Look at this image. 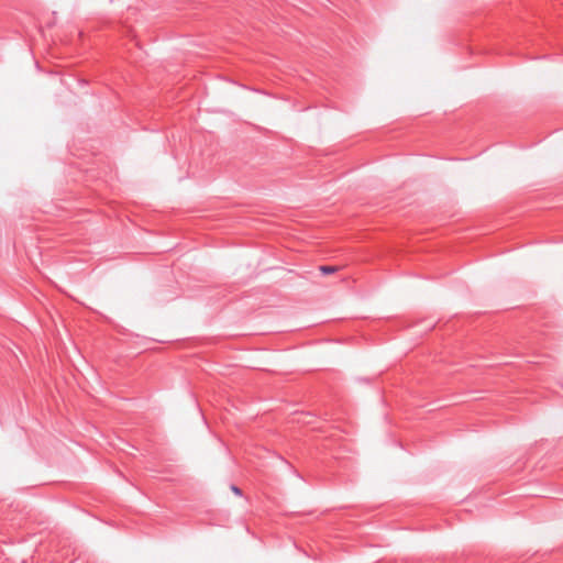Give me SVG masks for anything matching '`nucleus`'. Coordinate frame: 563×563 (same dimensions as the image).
I'll use <instances>...</instances> for the list:
<instances>
[{"label":"nucleus","instance_id":"f257e3e1","mask_svg":"<svg viewBox=\"0 0 563 563\" xmlns=\"http://www.w3.org/2000/svg\"><path fill=\"white\" fill-rule=\"evenodd\" d=\"M320 271L322 274L324 275H328V274H333L338 271V267L336 266H330V265H323V266H320Z\"/></svg>","mask_w":563,"mask_h":563},{"label":"nucleus","instance_id":"f03ea898","mask_svg":"<svg viewBox=\"0 0 563 563\" xmlns=\"http://www.w3.org/2000/svg\"><path fill=\"white\" fill-rule=\"evenodd\" d=\"M231 489H232V492H233L235 495H238V496H241V495H242V490H241L238 486L232 485V486H231Z\"/></svg>","mask_w":563,"mask_h":563}]
</instances>
